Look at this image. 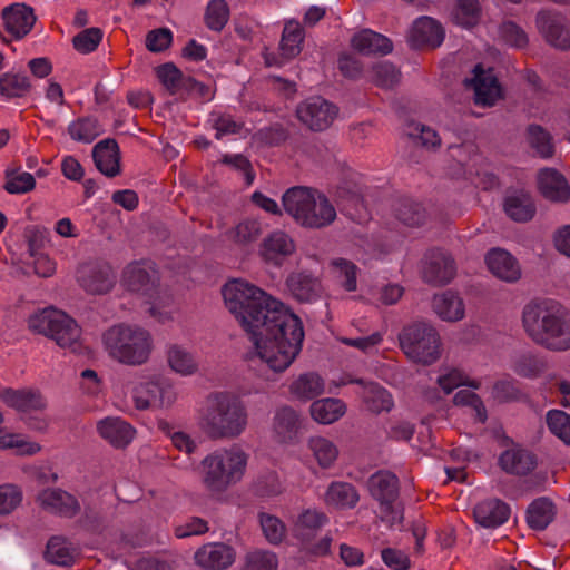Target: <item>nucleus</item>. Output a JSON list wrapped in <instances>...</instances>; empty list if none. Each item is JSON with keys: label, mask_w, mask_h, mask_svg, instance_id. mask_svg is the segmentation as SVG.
Instances as JSON below:
<instances>
[{"label": "nucleus", "mask_w": 570, "mask_h": 570, "mask_svg": "<svg viewBox=\"0 0 570 570\" xmlns=\"http://www.w3.org/2000/svg\"><path fill=\"white\" fill-rule=\"evenodd\" d=\"M226 308L250 336L254 351L248 361H261L273 372H284L302 350L301 318L281 301L256 285L235 278L222 289Z\"/></svg>", "instance_id": "1"}, {"label": "nucleus", "mask_w": 570, "mask_h": 570, "mask_svg": "<svg viewBox=\"0 0 570 570\" xmlns=\"http://www.w3.org/2000/svg\"><path fill=\"white\" fill-rule=\"evenodd\" d=\"M249 414L244 401L227 391L209 393L197 410L199 429L213 440H233L247 429Z\"/></svg>", "instance_id": "2"}, {"label": "nucleus", "mask_w": 570, "mask_h": 570, "mask_svg": "<svg viewBox=\"0 0 570 570\" xmlns=\"http://www.w3.org/2000/svg\"><path fill=\"white\" fill-rule=\"evenodd\" d=\"M522 325L535 344L554 352L570 350V314L557 302L528 303L522 311Z\"/></svg>", "instance_id": "3"}, {"label": "nucleus", "mask_w": 570, "mask_h": 570, "mask_svg": "<svg viewBox=\"0 0 570 570\" xmlns=\"http://www.w3.org/2000/svg\"><path fill=\"white\" fill-rule=\"evenodd\" d=\"M249 455L239 445L220 448L200 462L202 483L212 493H222L245 475Z\"/></svg>", "instance_id": "4"}, {"label": "nucleus", "mask_w": 570, "mask_h": 570, "mask_svg": "<svg viewBox=\"0 0 570 570\" xmlns=\"http://www.w3.org/2000/svg\"><path fill=\"white\" fill-rule=\"evenodd\" d=\"M102 343L109 357L128 366L146 364L154 350L150 332L137 325L111 326L104 333Z\"/></svg>", "instance_id": "5"}, {"label": "nucleus", "mask_w": 570, "mask_h": 570, "mask_svg": "<svg viewBox=\"0 0 570 570\" xmlns=\"http://www.w3.org/2000/svg\"><path fill=\"white\" fill-rule=\"evenodd\" d=\"M285 212L307 228H324L336 218V209L326 196L306 187H292L282 197Z\"/></svg>", "instance_id": "6"}, {"label": "nucleus", "mask_w": 570, "mask_h": 570, "mask_svg": "<svg viewBox=\"0 0 570 570\" xmlns=\"http://www.w3.org/2000/svg\"><path fill=\"white\" fill-rule=\"evenodd\" d=\"M28 327L33 333L53 340L61 348L73 353H81L83 350L80 326L60 309L49 307L31 314Z\"/></svg>", "instance_id": "7"}, {"label": "nucleus", "mask_w": 570, "mask_h": 570, "mask_svg": "<svg viewBox=\"0 0 570 570\" xmlns=\"http://www.w3.org/2000/svg\"><path fill=\"white\" fill-rule=\"evenodd\" d=\"M399 343L403 353L415 363L430 365L441 356L436 330L425 322H413L402 328Z\"/></svg>", "instance_id": "8"}, {"label": "nucleus", "mask_w": 570, "mask_h": 570, "mask_svg": "<svg viewBox=\"0 0 570 570\" xmlns=\"http://www.w3.org/2000/svg\"><path fill=\"white\" fill-rule=\"evenodd\" d=\"M131 396L137 410H164L170 409L176 403L177 391L170 380L164 376H151L136 384Z\"/></svg>", "instance_id": "9"}, {"label": "nucleus", "mask_w": 570, "mask_h": 570, "mask_svg": "<svg viewBox=\"0 0 570 570\" xmlns=\"http://www.w3.org/2000/svg\"><path fill=\"white\" fill-rule=\"evenodd\" d=\"M121 284L130 292L153 297L157 294L158 273L149 262H135L124 269Z\"/></svg>", "instance_id": "10"}, {"label": "nucleus", "mask_w": 570, "mask_h": 570, "mask_svg": "<svg viewBox=\"0 0 570 570\" xmlns=\"http://www.w3.org/2000/svg\"><path fill=\"white\" fill-rule=\"evenodd\" d=\"M337 108L327 100L315 97L302 102L296 110L298 119L309 129H327L337 116Z\"/></svg>", "instance_id": "11"}, {"label": "nucleus", "mask_w": 570, "mask_h": 570, "mask_svg": "<svg viewBox=\"0 0 570 570\" xmlns=\"http://www.w3.org/2000/svg\"><path fill=\"white\" fill-rule=\"evenodd\" d=\"M0 401L9 407L13 409L23 416L32 413H41L47 409V400L39 390L10 389L6 387L0 391Z\"/></svg>", "instance_id": "12"}, {"label": "nucleus", "mask_w": 570, "mask_h": 570, "mask_svg": "<svg viewBox=\"0 0 570 570\" xmlns=\"http://www.w3.org/2000/svg\"><path fill=\"white\" fill-rule=\"evenodd\" d=\"M466 86L474 91V101L482 107H492L502 97V89L492 69L484 70L475 66L473 78L465 80Z\"/></svg>", "instance_id": "13"}, {"label": "nucleus", "mask_w": 570, "mask_h": 570, "mask_svg": "<svg viewBox=\"0 0 570 570\" xmlns=\"http://www.w3.org/2000/svg\"><path fill=\"white\" fill-rule=\"evenodd\" d=\"M422 275L429 284H448L455 275L454 261L441 250H431L425 255Z\"/></svg>", "instance_id": "14"}, {"label": "nucleus", "mask_w": 570, "mask_h": 570, "mask_svg": "<svg viewBox=\"0 0 570 570\" xmlns=\"http://www.w3.org/2000/svg\"><path fill=\"white\" fill-rule=\"evenodd\" d=\"M295 243L288 234L283 230H274L261 243L259 255L267 264L281 266L288 256L295 253Z\"/></svg>", "instance_id": "15"}, {"label": "nucleus", "mask_w": 570, "mask_h": 570, "mask_svg": "<svg viewBox=\"0 0 570 570\" xmlns=\"http://www.w3.org/2000/svg\"><path fill=\"white\" fill-rule=\"evenodd\" d=\"M195 562L205 570H224L235 561V551L222 542L204 544L195 552Z\"/></svg>", "instance_id": "16"}, {"label": "nucleus", "mask_w": 570, "mask_h": 570, "mask_svg": "<svg viewBox=\"0 0 570 570\" xmlns=\"http://www.w3.org/2000/svg\"><path fill=\"white\" fill-rule=\"evenodd\" d=\"M37 502L45 510L72 518L80 512V503L71 493L61 489H46L37 497Z\"/></svg>", "instance_id": "17"}, {"label": "nucleus", "mask_w": 570, "mask_h": 570, "mask_svg": "<svg viewBox=\"0 0 570 570\" xmlns=\"http://www.w3.org/2000/svg\"><path fill=\"white\" fill-rule=\"evenodd\" d=\"M445 32L440 22L431 17H420L411 28L409 42L413 48L441 46Z\"/></svg>", "instance_id": "18"}, {"label": "nucleus", "mask_w": 570, "mask_h": 570, "mask_svg": "<svg viewBox=\"0 0 570 570\" xmlns=\"http://www.w3.org/2000/svg\"><path fill=\"white\" fill-rule=\"evenodd\" d=\"M80 285L91 294H105L110 291L115 277L108 265H82L77 272Z\"/></svg>", "instance_id": "19"}, {"label": "nucleus", "mask_w": 570, "mask_h": 570, "mask_svg": "<svg viewBox=\"0 0 570 570\" xmlns=\"http://www.w3.org/2000/svg\"><path fill=\"white\" fill-rule=\"evenodd\" d=\"M6 30L17 40L22 39L32 29L36 16L32 8L24 3H14L2 11Z\"/></svg>", "instance_id": "20"}, {"label": "nucleus", "mask_w": 570, "mask_h": 570, "mask_svg": "<svg viewBox=\"0 0 570 570\" xmlns=\"http://www.w3.org/2000/svg\"><path fill=\"white\" fill-rule=\"evenodd\" d=\"M99 435L115 448H126L135 439V428L125 420L111 416L97 423Z\"/></svg>", "instance_id": "21"}, {"label": "nucleus", "mask_w": 570, "mask_h": 570, "mask_svg": "<svg viewBox=\"0 0 570 570\" xmlns=\"http://www.w3.org/2000/svg\"><path fill=\"white\" fill-rule=\"evenodd\" d=\"M97 169L106 177H116L121 173L120 149L115 139H104L92 149Z\"/></svg>", "instance_id": "22"}, {"label": "nucleus", "mask_w": 570, "mask_h": 570, "mask_svg": "<svg viewBox=\"0 0 570 570\" xmlns=\"http://www.w3.org/2000/svg\"><path fill=\"white\" fill-rule=\"evenodd\" d=\"M489 271L498 278L513 283L521 277V267L518 261L507 250L491 249L485 256Z\"/></svg>", "instance_id": "23"}, {"label": "nucleus", "mask_w": 570, "mask_h": 570, "mask_svg": "<svg viewBox=\"0 0 570 570\" xmlns=\"http://www.w3.org/2000/svg\"><path fill=\"white\" fill-rule=\"evenodd\" d=\"M499 465L509 474L527 475L534 470L537 460L529 450L520 445H513L501 453Z\"/></svg>", "instance_id": "24"}, {"label": "nucleus", "mask_w": 570, "mask_h": 570, "mask_svg": "<svg viewBox=\"0 0 570 570\" xmlns=\"http://www.w3.org/2000/svg\"><path fill=\"white\" fill-rule=\"evenodd\" d=\"M537 26L547 41L556 48L568 49L570 47V33L563 27L562 18L547 11L539 12Z\"/></svg>", "instance_id": "25"}, {"label": "nucleus", "mask_w": 570, "mask_h": 570, "mask_svg": "<svg viewBox=\"0 0 570 570\" xmlns=\"http://www.w3.org/2000/svg\"><path fill=\"white\" fill-rule=\"evenodd\" d=\"M302 429V420L298 413L289 407H279L273 417L274 438L282 443L295 441Z\"/></svg>", "instance_id": "26"}, {"label": "nucleus", "mask_w": 570, "mask_h": 570, "mask_svg": "<svg viewBox=\"0 0 570 570\" xmlns=\"http://www.w3.org/2000/svg\"><path fill=\"white\" fill-rule=\"evenodd\" d=\"M303 40L304 31L299 23L293 21L286 23L279 42V59L273 61L269 56H266V63L281 66L295 58L302 50Z\"/></svg>", "instance_id": "27"}, {"label": "nucleus", "mask_w": 570, "mask_h": 570, "mask_svg": "<svg viewBox=\"0 0 570 570\" xmlns=\"http://www.w3.org/2000/svg\"><path fill=\"white\" fill-rule=\"evenodd\" d=\"M475 522L488 529H493L505 523L510 517L508 504L498 499L480 502L473 510Z\"/></svg>", "instance_id": "28"}, {"label": "nucleus", "mask_w": 570, "mask_h": 570, "mask_svg": "<svg viewBox=\"0 0 570 570\" xmlns=\"http://www.w3.org/2000/svg\"><path fill=\"white\" fill-rule=\"evenodd\" d=\"M538 186L542 196L549 200L566 202L570 197L568 181L556 169H542L538 175Z\"/></svg>", "instance_id": "29"}, {"label": "nucleus", "mask_w": 570, "mask_h": 570, "mask_svg": "<svg viewBox=\"0 0 570 570\" xmlns=\"http://www.w3.org/2000/svg\"><path fill=\"white\" fill-rule=\"evenodd\" d=\"M292 296L299 302H312L322 294L318 278L305 272L292 273L286 279Z\"/></svg>", "instance_id": "30"}, {"label": "nucleus", "mask_w": 570, "mask_h": 570, "mask_svg": "<svg viewBox=\"0 0 570 570\" xmlns=\"http://www.w3.org/2000/svg\"><path fill=\"white\" fill-rule=\"evenodd\" d=\"M371 495L380 502V505L394 503L399 497V480L389 471H377L368 479Z\"/></svg>", "instance_id": "31"}, {"label": "nucleus", "mask_w": 570, "mask_h": 570, "mask_svg": "<svg viewBox=\"0 0 570 570\" xmlns=\"http://www.w3.org/2000/svg\"><path fill=\"white\" fill-rule=\"evenodd\" d=\"M503 208L512 220L519 223L531 220L535 214L534 202L524 190L509 191L504 197Z\"/></svg>", "instance_id": "32"}, {"label": "nucleus", "mask_w": 570, "mask_h": 570, "mask_svg": "<svg viewBox=\"0 0 570 570\" xmlns=\"http://www.w3.org/2000/svg\"><path fill=\"white\" fill-rule=\"evenodd\" d=\"M352 47L363 55H387L392 51V41L377 32L365 29L351 40Z\"/></svg>", "instance_id": "33"}, {"label": "nucleus", "mask_w": 570, "mask_h": 570, "mask_svg": "<svg viewBox=\"0 0 570 570\" xmlns=\"http://www.w3.org/2000/svg\"><path fill=\"white\" fill-rule=\"evenodd\" d=\"M166 361L169 368L180 376H191L199 370L194 354L178 344H170L166 350Z\"/></svg>", "instance_id": "34"}, {"label": "nucleus", "mask_w": 570, "mask_h": 570, "mask_svg": "<svg viewBox=\"0 0 570 570\" xmlns=\"http://www.w3.org/2000/svg\"><path fill=\"white\" fill-rule=\"evenodd\" d=\"M360 500L355 487L348 482L333 481L324 494V502L337 509H352Z\"/></svg>", "instance_id": "35"}, {"label": "nucleus", "mask_w": 570, "mask_h": 570, "mask_svg": "<svg viewBox=\"0 0 570 570\" xmlns=\"http://www.w3.org/2000/svg\"><path fill=\"white\" fill-rule=\"evenodd\" d=\"M433 309L446 322L461 321L465 315L463 299L453 292H444L433 297Z\"/></svg>", "instance_id": "36"}, {"label": "nucleus", "mask_w": 570, "mask_h": 570, "mask_svg": "<svg viewBox=\"0 0 570 570\" xmlns=\"http://www.w3.org/2000/svg\"><path fill=\"white\" fill-rule=\"evenodd\" d=\"M327 522L328 518L325 513L316 509H307L298 515L294 524V534L303 543H306Z\"/></svg>", "instance_id": "37"}, {"label": "nucleus", "mask_w": 570, "mask_h": 570, "mask_svg": "<svg viewBox=\"0 0 570 570\" xmlns=\"http://www.w3.org/2000/svg\"><path fill=\"white\" fill-rule=\"evenodd\" d=\"M346 412L345 403L340 399H322L311 405V416L317 423L332 424L340 420Z\"/></svg>", "instance_id": "38"}, {"label": "nucleus", "mask_w": 570, "mask_h": 570, "mask_svg": "<svg viewBox=\"0 0 570 570\" xmlns=\"http://www.w3.org/2000/svg\"><path fill=\"white\" fill-rule=\"evenodd\" d=\"M324 390V381L316 373L301 374L289 386L292 395L303 401H308L321 395Z\"/></svg>", "instance_id": "39"}, {"label": "nucleus", "mask_w": 570, "mask_h": 570, "mask_svg": "<svg viewBox=\"0 0 570 570\" xmlns=\"http://www.w3.org/2000/svg\"><path fill=\"white\" fill-rule=\"evenodd\" d=\"M102 132L104 127L95 117H81L71 121L68 126L70 138L82 144L92 142Z\"/></svg>", "instance_id": "40"}, {"label": "nucleus", "mask_w": 570, "mask_h": 570, "mask_svg": "<svg viewBox=\"0 0 570 570\" xmlns=\"http://www.w3.org/2000/svg\"><path fill=\"white\" fill-rule=\"evenodd\" d=\"M556 508L552 501L547 498L534 500L528 508L527 521L534 530L546 529L554 519Z\"/></svg>", "instance_id": "41"}, {"label": "nucleus", "mask_w": 570, "mask_h": 570, "mask_svg": "<svg viewBox=\"0 0 570 570\" xmlns=\"http://www.w3.org/2000/svg\"><path fill=\"white\" fill-rule=\"evenodd\" d=\"M308 449L322 469L332 468L338 458L336 444L324 436L311 438Z\"/></svg>", "instance_id": "42"}, {"label": "nucleus", "mask_w": 570, "mask_h": 570, "mask_svg": "<svg viewBox=\"0 0 570 570\" xmlns=\"http://www.w3.org/2000/svg\"><path fill=\"white\" fill-rule=\"evenodd\" d=\"M30 89V79L23 73L6 72L0 76V95L7 99L23 97Z\"/></svg>", "instance_id": "43"}, {"label": "nucleus", "mask_w": 570, "mask_h": 570, "mask_svg": "<svg viewBox=\"0 0 570 570\" xmlns=\"http://www.w3.org/2000/svg\"><path fill=\"white\" fill-rule=\"evenodd\" d=\"M76 550L63 537H52L47 543L46 558L49 562L58 566L72 563Z\"/></svg>", "instance_id": "44"}, {"label": "nucleus", "mask_w": 570, "mask_h": 570, "mask_svg": "<svg viewBox=\"0 0 570 570\" xmlns=\"http://www.w3.org/2000/svg\"><path fill=\"white\" fill-rule=\"evenodd\" d=\"M262 234V224L257 219L247 218L227 232L228 238L237 246H247L257 240Z\"/></svg>", "instance_id": "45"}, {"label": "nucleus", "mask_w": 570, "mask_h": 570, "mask_svg": "<svg viewBox=\"0 0 570 570\" xmlns=\"http://www.w3.org/2000/svg\"><path fill=\"white\" fill-rule=\"evenodd\" d=\"M363 399L367 407L376 413L390 411L394 404L392 395L376 383H367L364 385Z\"/></svg>", "instance_id": "46"}, {"label": "nucleus", "mask_w": 570, "mask_h": 570, "mask_svg": "<svg viewBox=\"0 0 570 570\" xmlns=\"http://www.w3.org/2000/svg\"><path fill=\"white\" fill-rule=\"evenodd\" d=\"M229 7L225 0H210L207 3L204 21L212 31H222L229 20Z\"/></svg>", "instance_id": "47"}, {"label": "nucleus", "mask_w": 570, "mask_h": 570, "mask_svg": "<svg viewBox=\"0 0 570 570\" xmlns=\"http://www.w3.org/2000/svg\"><path fill=\"white\" fill-rule=\"evenodd\" d=\"M208 122L215 129V138L218 140L228 135L239 134L244 127L243 121L235 119L230 114L222 111L210 112Z\"/></svg>", "instance_id": "48"}, {"label": "nucleus", "mask_w": 570, "mask_h": 570, "mask_svg": "<svg viewBox=\"0 0 570 570\" xmlns=\"http://www.w3.org/2000/svg\"><path fill=\"white\" fill-rule=\"evenodd\" d=\"M400 71L389 61H377L370 71L371 81L381 88H392L400 81Z\"/></svg>", "instance_id": "49"}, {"label": "nucleus", "mask_w": 570, "mask_h": 570, "mask_svg": "<svg viewBox=\"0 0 570 570\" xmlns=\"http://www.w3.org/2000/svg\"><path fill=\"white\" fill-rule=\"evenodd\" d=\"M0 449H14L20 455H33L41 450L37 442L28 440L22 434L6 433L0 435Z\"/></svg>", "instance_id": "50"}, {"label": "nucleus", "mask_w": 570, "mask_h": 570, "mask_svg": "<svg viewBox=\"0 0 570 570\" xmlns=\"http://www.w3.org/2000/svg\"><path fill=\"white\" fill-rule=\"evenodd\" d=\"M480 9L478 0H458L453 11V20L456 24L471 28L479 21Z\"/></svg>", "instance_id": "51"}, {"label": "nucleus", "mask_w": 570, "mask_h": 570, "mask_svg": "<svg viewBox=\"0 0 570 570\" xmlns=\"http://www.w3.org/2000/svg\"><path fill=\"white\" fill-rule=\"evenodd\" d=\"M259 524L266 540L272 544L281 543L286 535L284 522L275 515L259 513Z\"/></svg>", "instance_id": "52"}, {"label": "nucleus", "mask_w": 570, "mask_h": 570, "mask_svg": "<svg viewBox=\"0 0 570 570\" xmlns=\"http://www.w3.org/2000/svg\"><path fill=\"white\" fill-rule=\"evenodd\" d=\"M23 499L21 488L13 483L0 485V515H8L20 507Z\"/></svg>", "instance_id": "53"}, {"label": "nucleus", "mask_w": 570, "mask_h": 570, "mask_svg": "<svg viewBox=\"0 0 570 570\" xmlns=\"http://www.w3.org/2000/svg\"><path fill=\"white\" fill-rule=\"evenodd\" d=\"M547 424L552 434L570 444V415L560 410H551L547 414Z\"/></svg>", "instance_id": "54"}, {"label": "nucleus", "mask_w": 570, "mask_h": 570, "mask_svg": "<svg viewBox=\"0 0 570 570\" xmlns=\"http://www.w3.org/2000/svg\"><path fill=\"white\" fill-rule=\"evenodd\" d=\"M278 558L272 551L255 550L246 556L243 570H277Z\"/></svg>", "instance_id": "55"}, {"label": "nucleus", "mask_w": 570, "mask_h": 570, "mask_svg": "<svg viewBox=\"0 0 570 570\" xmlns=\"http://www.w3.org/2000/svg\"><path fill=\"white\" fill-rule=\"evenodd\" d=\"M438 384L446 394H450L454 389L462 385H468L475 390L480 387L479 381H470L463 372L456 368H451L440 375L438 379Z\"/></svg>", "instance_id": "56"}, {"label": "nucleus", "mask_w": 570, "mask_h": 570, "mask_svg": "<svg viewBox=\"0 0 570 570\" xmlns=\"http://www.w3.org/2000/svg\"><path fill=\"white\" fill-rule=\"evenodd\" d=\"M529 144L542 158H549L553 155V145L549 132L539 126H530L528 129Z\"/></svg>", "instance_id": "57"}, {"label": "nucleus", "mask_w": 570, "mask_h": 570, "mask_svg": "<svg viewBox=\"0 0 570 570\" xmlns=\"http://www.w3.org/2000/svg\"><path fill=\"white\" fill-rule=\"evenodd\" d=\"M331 264L342 286L348 292L355 291L357 266L345 258H335Z\"/></svg>", "instance_id": "58"}, {"label": "nucleus", "mask_w": 570, "mask_h": 570, "mask_svg": "<svg viewBox=\"0 0 570 570\" xmlns=\"http://www.w3.org/2000/svg\"><path fill=\"white\" fill-rule=\"evenodd\" d=\"M396 216L407 226H419L425 219V210L419 203L403 200L396 208Z\"/></svg>", "instance_id": "59"}, {"label": "nucleus", "mask_w": 570, "mask_h": 570, "mask_svg": "<svg viewBox=\"0 0 570 570\" xmlns=\"http://www.w3.org/2000/svg\"><path fill=\"white\" fill-rule=\"evenodd\" d=\"M36 186L35 177L26 171L14 170L7 174L4 189L9 194H24Z\"/></svg>", "instance_id": "60"}, {"label": "nucleus", "mask_w": 570, "mask_h": 570, "mask_svg": "<svg viewBox=\"0 0 570 570\" xmlns=\"http://www.w3.org/2000/svg\"><path fill=\"white\" fill-rule=\"evenodd\" d=\"M544 366L546 364L541 358L525 354L514 363L513 371L520 376L533 379L543 372Z\"/></svg>", "instance_id": "61"}, {"label": "nucleus", "mask_w": 570, "mask_h": 570, "mask_svg": "<svg viewBox=\"0 0 570 570\" xmlns=\"http://www.w3.org/2000/svg\"><path fill=\"white\" fill-rule=\"evenodd\" d=\"M102 39V32L98 28H89L78 33L73 40L75 49L80 53L94 51Z\"/></svg>", "instance_id": "62"}, {"label": "nucleus", "mask_w": 570, "mask_h": 570, "mask_svg": "<svg viewBox=\"0 0 570 570\" xmlns=\"http://www.w3.org/2000/svg\"><path fill=\"white\" fill-rule=\"evenodd\" d=\"M453 401L456 405L470 406L474 410L478 420L482 423L485 422L488 417L485 406L479 395L474 392L470 390H460L454 395Z\"/></svg>", "instance_id": "63"}, {"label": "nucleus", "mask_w": 570, "mask_h": 570, "mask_svg": "<svg viewBox=\"0 0 570 570\" xmlns=\"http://www.w3.org/2000/svg\"><path fill=\"white\" fill-rule=\"evenodd\" d=\"M173 42V32L168 28L151 30L146 36V47L151 52H161Z\"/></svg>", "instance_id": "64"}]
</instances>
